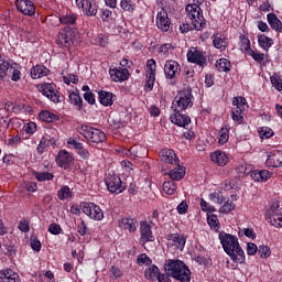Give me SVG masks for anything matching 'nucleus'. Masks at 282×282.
<instances>
[{
    "label": "nucleus",
    "mask_w": 282,
    "mask_h": 282,
    "mask_svg": "<svg viewBox=\"0 0 282 282\" xmlns=\"http://www.w3.org/2000/svg\"><path fill=\"white\" fill-rule=\"evenodd\" d=\"M258 43L260 47H262V50H265V52H268V50H270L272 45H274V40L270 39L265 34H262L259 35Z\"/></svg>",
    "instance_id": "37"
},
{
    "label": "nucleus",
    "mask_w": 282,
    "mask_h": 282,
    "mask_svg": "<svg viewBox=\"0 0 282 282\" xmlns=\"http://www.w3.org/2000/svg\"><path fill=\"white\" fill-rule=\"evenodd\" d=\"M98 96H99V102L104 107H111V105H113V98H116V96H113L112 93L100 90L98 93Z\"/></svg>",
    "instance_id": "32"
},
{
    "label": "nucleus",
    "mask_w": 282,
    "mask_h": 282,
    "mask_svg": "<svg viewBox=\"0 0 282 282\" xmlns=\"http://www.w3.org/2000/svg\"><path fill=\"white\" fill-rule=\"evenodd\" d=\"M149 241H155V236H153V231L151 230V225L147 223H142L140 243L141 246H144V243H149Z\"/></svg>",
    "instance_id": "22"
},
{
    "label": "nucleus",
    "mask_w": 282,
    "mask_h": 282,
    "mask_svg": "<svg viewBox=\"0 0 282 282\" xmlns=\"http://www.w3.org/2000/svg\"><path fill=\"white\" fill-rule=\"evenodd\" d=\"M165 274L176 281L191 282V269L181 260H167L164 264Z\"/></svg>",
    "instance_id": "2"
},
{
    "label": "nucleus",
    "mask_w": 282,
    "mask_h": 282,
    "mask_svg": "<svg viewBox=\"0 0 282 282\" xmlns=\"http://www.w3.org/2000/svg\"><path fill=\"white\" fill-rule=\"evenodd\" d=\"M259 248L257 247V245H254V242H248L247 243V254H249V257H254V254H257Z\"/></svg>",
    "instance_id": "59"
},
{
    "label": "nucleus",
    "mask_w": 282,
    "mask_h": 282,
    "mask_svg": "<svg viewBox=\"0 0 282 282\" xmlns=\"http://www.w3.org/2000/svg\"><path fill=\"white\" fill-rule=\"evenodd\" d=\"M216 138L219 147H224V144H227L228 141L230 140V126L225 123L218 130Z\"/></svg>",
    "instance_id": "28"
},
{
    "label": "nucleus",
    "mask_w": 282,
    "mask_h": 282,
    "mask_svg": "<svg viewBox=\"0 0 282 282\" xmlns=\"http://www.w3.org/2000/svg\"><path fill=\"white\" fill-rule=\"evenodd\" d=\"M213 45L220 52H226L228 47V37H225L221 33H214L212 36Z\"/></svg>",
    "instance_id": "27"
},
{
    "label": "nucleus",
    "mask_w": 282,
    "mask_h": 282,
    "mask_svg": "<svg viewBox=\"0 0 282 282\" xmlns=\"http://www.w3.org/2000/svg\"><path fill=\"white\" fill-rule=\"evenodd\" d=\"M176 210L178 215H186L188 213V204L186 203V200L181 202L176 207Z\"/></svg>",
    "instance_id": "58"
},
{
    "label": "nucleus",
    "mask_w": 282,
    "mask_h": 282,
    "mask_svg": "<svg viewBox=\"0 0 282 282\" xmlns=\"http://www.w3.org/2000/svg\"><path fill=\"white\" fill-rule=\"evenodd\" d=\"M267 19H268V23H269L270 28H272L275 32H279L280 34H282V22H281V20H279L276 14L269 13L267 15Z\"/></svg>",
    "instance_id": "33"
},
{
    "label": "nucleus",
    "mask_w": 282,
    "mask_h": 282,
    "mask_svg": "<svg viewBox=\"0 0 282 282\" xmlns=\"http://www.w3.org/2000/svg\"><path fill=\"white\" fill-rule=\"evenodd\" d=\"M105 184L109 193H117V195H119V193H122V191H124L122 180L116 173H107L105 177Z\"/></svg>",
    "instance_id": "8"
},
{
    "label": "nucleus",
    "mask_w": 282,
    "mask_h": 282,
    "mask_svg": "<svg viewBox=\"0 0 282 282\" xmlns=\"http://www.w3.org/2000/svg\"><path fill=\"white\" fill-rule=\"evenodd\" d=\"M75 3L87 17H96V14H98L96 0H75Z\"/></svg>",
    "instance_id": "15"
},
{
    "label": "nucleus",
    "mask_w": 282,
    "mask_h": 282,
    "mask_svg": "<svg viewBox=\"0 0 282 282\" xmlns=\"http://www.w3.org/2000/svg\"><path fill=\"white\" fill-rule=\"evenodd\" d=\"M210 160L217 166H226V164L230 162V158H228V154H226V152H221L220 150L213 152L210 154Z\"/></svg>",
    "instance_id": "26"
},
{
    "label": "nucleus",
    "mask_w": 282,
    "mask_h": 282,
    "mask_svg": "<svg viewBox=\"0 0 282 282\" xmlns=\"http://www.w3.org/2000/svg\"><path fill=\"white\" fill-rule=\"evenodd\" d=\"M55 161L57 166L67 171V169L74 166V154L67 152V150H59Z\"/></svg>",
    "instance_id": "16"
},
{
    "label": "nucleus",
    "mask_w": 282,
    "mask_h": 282,
    "mask_svg": "<svg viewBox=\"0 0 282 282\" xmlns=\"http://www.w3.org/2000/svg\"><path fill=\"white\" fill-rule=\"evenodd\" d=\"M24 131L28 133V135H34V133H36V124L33 121L28 122L24 126Z\"/></svg>",
    "instance_id": "57"
},
{
    "label": "nucleus",
    "mask_w": 282,
    "mask_h": 282,
    "mask_svg": "<svg viewBox=\"0 0 282 282\" xmlns=\"http://www.w3.org/2000/svg\"><path fill=\"white\" fill-rule=\"evenodd\" d=\"M182 73V67L180 66V63L167 59L164 64V75L167 80H175L177 76Z\"/></svg>",
    "instance_id": "13"
},
{
    "label": "nucleus",
    "mask_w": 282,
    "mask_h": 282,
    "mask_svg": "<svg viewBox=\"0 0 282 282\" xmlns=\"http://www.w3.org/2000/svg\"><path fill=\"white\" fill-rule=\"evenodd\" d=\"M70 196H72V189H69V186L67 185L61 187V189L57 192V197L61 200L69 199Z\"/></svg>",
    "instance_id": "45"
},
{
    "label": "nucleus",
    "mask_w": 282,
    "mask_h": 282,
    "mask_svg": "<svg viewBox=\"0 0 282 282\" xmlns=\"http://www.w3.org/2000/svg\"><path fill=\"white\" fill-rule=\"evenodd\" d=\"M15 6L19 12L25 17H34L36 12V7L32 0H15Z\"/></svg>",
    "instance_id": "17"
},
{
    "label": "nucleus",
    "mask_w": 282,
    "mask_h": 282,
    "mask_svg": "<svg viewBox=\"0 0 282 282\" xmlns=\"http://www.w3.org/2000/svg\"><path fill=\"white\" fill-rule=\"evenodd\" d=\"M41 120L44 122H56L58 120V116L54 115L50 110H44L40 113Z\"/></svg>",
    "instance_id": "42"
},
{
    "label": "nucleus",
    "mask_w": 282,
    "mask_h": 282,
    "mask_svg": "<svg viewBox=\"0 0 282 282\" xmlns=\"http://www.w3.org/2000/svg\"><path fill=\"white\" fill-rule=\"evenodd\" d=\"M82 145H83V143L76 141V139H74V138H69L67 140L68 149H76V151H78V149H82Z\"/></svg>",
    "instance_id": "60"
},
{
    "label": "nucleus",
    "mask_w": 282,
    "mask_h": 282,
    "mask_svg": "<svg viewBox=\"0 0 282 282\" xmlns=\"http://www.w3.org/2000/svg\"><path fill=\"white\" fill-rule=\"evenodd\" d=\"M248 56H252V58H253V61H256V63H261L262 61H265V54L254 52L253 50L249 51Z\"/></svg>",
    "instance_id": "55"
},
{
    "label": "nucleus",
    "mask_w": 282,
    "mask_h": 282,
    "mask_svg": "<svg viewBox=\"0 0 282 282\" xmlns=\"http://www.w3.org/2000/svg\"><path fill=\"white\" fill-rule=\"evenodd\" d=\"M9 74H11V80H13V83H18V80H21V70L19 68H14L11 66Z\"/></svg>",
    "instance_id": "56"
},
{
    "label": "nucleus",
    "mask_w": 282,
    "mask_h": 282,
    "mask_svg": "<svg viewBox=\"0 0 282 282\" xmlns=\"http://www.w3.org/2000/svg\"><path fill=\"white\" fill-rule=\"evenodd\" d=\"M160 275V268L158 265L152 264L144 271V276L148 281H158V276Z\"/></svg>",
    "instance_id": "35"
},
{
    "label": "nucleus",
    "mask_w": 282,
    "mask_h": 282,
    "mask_svg": "<svg viewBox=\"0 0 282 282\" xmlns=\"http://www.w3.org/2000/svg\"><path fill=\"white\" fill-rule=\"evenodd\" d=\"M39 90L43 96L50 98L52 102H61V93H58L54 83H44L39 86Z\"/></svg>",
    "instance_id": "10"
},
{
    "label": "nucleus",
    "mask_w": 282,
    "mask_h": 282,
    "mask_svg": "<svg viewBox=\"0 0 282 282\" xmlns=\"http://www.w3.org/2000/svg\"><path fill=\"white\" fill-rule=\"evenodd\" d=\"M167 175L173 182H180V180H184V175H186V167L176 164V167L170 170Z\"/></svg>",
    "instance_id": "31"
},
{
    "label": "nucleus",
    "mask_w": 282,
    "mask_h": 282,
    "mask_svg": "<svg viewBox=\"0 0 282 282\" xmlns=\"http://www.w3.org/2000/svg\"><path fill=\"white\" fill-rule=\"evenodd\" d=\"M279 203H273L267 210L265 219L275 228H282V213Z\"/></svg>",
    "instance_id": "7"
},
{
    "label": "nucleus",
    "mask_w": 282,
    "mask_h": 282,
    "mask_svg": "<svg viewBox=\"0 0 282 282\" xmlns=\"http://www.w3.org/2000/svg\"><path fill=\"white\" fill-rule=\"evenodd\" d=\"M170 120L173 124H176V127H183L184 129L191 124V117L182 113V110L173 109Z\"/></svg>",
    "instance_id": "18"
},
{
    "label": "nucleus",
    "mask_w": 282,
    "mask_h": 282,
    "mask_svg": "<svg viewBox=\"0 0 282 282\" xmlns=\"http://www.w3.org/2000/svg\"><path fill=\"white\" fill-rule=\"evenodd\" d=\"M167 241L169 246H172V248H175V250H184L186 246V237L180 234L170 235Z\"/></svg>",
    "instance_id": "21"
},
{
    "label": "nucleus",
    "mask_w": 282,
    "mask_h": 282,
    "mask_svg": "<svg viewBox=\"0 0 282 282\" xmlns=\"http://www.w3.org/2000/svg\"><path fill=\"white\" fill-rule=\"evenodd\" d=\"M258 254L259 257H261V259H268V257H270L272 252L270 251V248H268V246L262 245L258 248Z\"/></svg>",
    "instance_id": "54"
},
{
    "label": "nucleus",
    "mask_w": 282,
    "mask_h": 282,
    "mask_svg": "<svg viewBox=\"0 0 282 282\" xmlns=\"http://www.w3.org/2000/svg\"><path fill=\"white\" fill-rule=\"evenodd\" d=\"M156 28H159L161 32H169V30H171V19L169 18V12L164 9L156 14Z\"/></svg>",
    "instance_id": "19"
},
{
    "label": "nucleus",
    "mask_w": 282,
    "mask_h": 282,
    "mask_svg": "<svg viewBox=\"0 0 282 282\" xmlns=\"http://www.w3.org/2000/svg\"><path fill=\"white\" fill-rule=\"evenodd\" d=\"M265 164L271 169H279L282 165V152L279 150L271 152L268 155Z\"/></svg>",
    "instance_id": "23"
},
{
    "label": "nucleus",
    "mask_w": 282,
    "mask_h": 282,
    "mask_svg": "<svg viewBox=\"0 0 282 282\" xmlns=\"http://www.w3.org/2000/svg\"><path fill=\"white\" fill-rule=\"evenodd\" d=\"M208 226L216 231H219V218L215 214H207Z\"/></svg>",
    "instance_id": "40"
},
{
    "label": "nucleus",
    "mask_w": 282,
    "mask_h": 282,
    "mask_svg": "<svg viewBox=\"0 0 282 282\" xmlns=\"http://www.w3.org/2000/svg\"><path fill=\"white\" fill-rule=\"evenodd\" d=\"M187 19L192 21L194 30L202 31L206 28V20L204 19V11L197 3L187 4L185 8Z\"/></svg>",
    "instance_id": "3"
},
{
    "label": "nucleus",
    "mask_w": 282,
    "mask_h": 282,
    "mask_svg": "<svg viewBox=\"0 0 282 282\" xmlns=\"http://www.w3.org/2000/svg\"><path fill=\"white\" fill-rule=\"evenodd\" d=\"M77 232L82 236L85 237L87 235V224H85V220L80 219V221L77 225Z\"/></svg>",
    "instance_id": "61"
},
{
    "label": "nucleus",
    "mask_w": 282,
    "mask_h": 282,
    "mask_svg": "<svg viewBox=\"0 0 282 282\" xmlns=\"http://www.w3.org/2000/svg\"><path fill=\"white\" fill-rule=\"evenodd\" d=\"M119 228L123 230H129L130 232H135L138 230V220L135 218L126 217L119 221Z\"/></svg>",
    "instance_id": "29"
},
{
    "label": "nucleus",
    "mask_w": 282,
    "mask_h": 282,
    "mask_svg": "<svg viewBox=\"0 0 282 282\" xmlns=\"http://www.w3.org/2000/svg\"><path fill=\"white\" fill-rule=\"evenodd\" d=\"M83 214L87 215L90 219L95 221H102L105 219V212L100 208V206L94 203H85L83 206Z\"/></svg>",
    "instance_id": "11"
},
{
    "label": "nucleus",
    "mask_w": 282,
    "mask_h": 282,
    "mask_svg": "<svg viewBox=\"0 0 282 282\" xmlns=\"http://www.w3.org/2000/svg\"><path fill=\"white\" fill-rule=\"evenodd\" d=\"M120 7L126 12H133L135 10V3L131 0H121Z\"/></svg>",
    "instance_id": "48"
},
{
    "label": "nucleus",
    "mask_w": 282,
    "mask_h": 282,
    "mask_svg": "<svg viewBox=\"0 0 282 282\" xmlns=\"http://www.w3.org/2000/svg\"><path fill=\"white\" fill-rule=\"evenodd\" d=\"M109 75L113 83H124V80H129V69L127 68H110Z\"/></svg>",
    "instance_id": "20"
},
{
    "label": "nucleus",
    "mask_w": 282,
    "mask_h": 282,
    "mask_svg": "<svg viewBox=\"0 0 282 282\" xmlns=\"http://www.w3.org/2000/svg\"><path fill=\"white\" fill-rule=\"evenodd\" d=\"M159 158L161 162H166V164H178L177 155H175V151L171 149H163L159 153Z\"/></svg>",
    "instance_id": "24"
},
{
    "label": "nucleus",
    "mask_w": 282,
    "mask_h": 282,
    "mask_svg": "<svg viewBox=\"0 0 282 282\" xmlns=\"http://www.w3.org/2000/svg\"><path fill=\"white\" fill-rule=\"evenodd\" d=\"M138 265H151L153 263V260L147 253L139 254L137 259Z\"/></svg>",
    "instance_id": "50"
},
{
    "label": "nucleus",
    "mask_w": 282,
    "mask_h": 282,
    "mask_svg": "<svg viewBox=\"0 0 282 282\" xmlns=\"http://www.w3.org/2000/svg\"><path fill=\"white\" fill-rule=\"evenodd\" d=\"M232 210H235V205L232 204V202L227 200L220 208H219V213H221L223 215H228L229 213H232Z\"/></svg>",
    "instance_id": "52"
},
{
    "label": "nucleus",
    "mask_w": 282,
    "mask_h": 282,
    "mask_svg": "<svg viewBox=\"0 0 282 282\" xmlns=\"http://www.w3.org/2000/svg\"><path fill=\"white\" fill-rule=\"evenodd\" d=\"M63 229L61 228V225L58 224H51L48 227V232H51V235H61V231Z\"/></svg>",
    "instance_id": "63"
},
{
    "label": "nucleus",
    "mask_w": 282,
    "mask_h": 282,
    "mask_svg": "<svg viewBox=\"0 0 282 282\" xmlns=\"http://www.w3.org/2000/svg\"><path fill=\"white\" fill-rule=\"evenodd\" d=\"M250 177L254 182H268L272 177V173L268 170H254L250 173Z\"/></svg>",
    "instance_id": "30"
},
{
    "label": "nucleus",
    "mask_w": 282,
    "mask_h": 282,
    "mask_svg": "<svg viewBox=\"0 0 282 282\" xmlns=\"http://www.w3.org/2000/svg\"><path fill=\"white\" fill-rule=\"evenodd\" d=\"M33 175L37 182H52L54 174L50 172H33Z\"/></svg>",
    "instance_id": "38"
},
{
    "label": "nucleus",
    "mask_w": 282,
    "mask_h": 282,
    "mask_svg": "<svg viewBox=\"0 0 282 282\" xmlns=\"http://www.w3.org/2000/svg\"><path fill=\"white\" fill-rule=\"evenodd\" d=\"M84 99L89 105H96V95H94V93H91V91L85 93L84 94Z\"/></svg>",
    "instance_id": "62"
},
{
    "label": "nucleus",
    "mask_w": 282,
    "mask_h": 282,
    "mask_svg": "<svg viewBox=\"0 0 282 282\" xmlns=\"http://www.w3.org/2000/svg\"><path fill=\"white\" fill-rule=\"evenodd\" d=\"M231 118L235 124H243V111L248 108V101L243 97H235L232 99Z\"/></svg>",
    "instance_id": "6"
},
{
    "label": "nucleus",
    "mask_w": 282,
    "mask_h": 282,
    "mask_svg": "<svg viewBox=\"0 0 282 282\" xmlns=\"http://www.w3.org/2000/svg\"><path fill=\"white\" fill-rule=\"evenodd\" d=\"M77 131L83 138L88 140V142H94L95 144H100L107 140L105 132L91 126L82 124L77 127Z\"/></svg>",
    "instance_id": "4"
},
{
    "label": "nucleus",
    "mask_w": 282,
    "mask_h": 282,
    "mask_svg": "<svg viewBox=\"0 0 282 282\" xmlns=\"http://www.w3.org/2000/svg\"><path fill=\"white\" fill-rule=\"evenodd\" d=\"M0 282H21V276L12 269L0 270Z\"/></svg>",
    "instance_id": "25"
},
{
    "label": "nucleus",
    "mask_w": 282,
    "mask_h": 282,
    "mask_svg": "<svg viewBox=\"0 0 282 282\" xmlns=\"http://www.w3.org/2000/svg\"><path fill=\"white\" fill-rule=\"evenodd\" d=\"M11 68L12 66H10L8 62H3L2 64H0V78H7Z\"/></svg>",
    "instance_id": "53"
},
{
    "label": "nucleus",
    "mask_w": 282,
    "mask_h": 282,
    "mask_svg": "<svg viewBox=\"0 0 282 282\" xmlns=\"http://www.w3.org/2000/svg\"><path fill=\"white\" fill-rule=\"evenodd\" d=\"M209 199L214 204H224V202L226 200V197H224V194L221 193V191H216L209 194Z\"/></svg>",
    "instance_id": "43"
},
{
    "label": "nucleus",
    "mask_w": 282,
    "mask_h": 282,
    "mask_svg": "<svg viewBox=\"0 0 282 282\" xmlns=\"http://www.w3.org/2000/svg\"><path fill=\"white\" fill-rule=\"evenodd\" d=\"M240 48L242 52H246V54H249L252 52V48L250 47V39L246 36L240 37Z\"/></svg>",
    "instance_id": "47"
},
{
    "label": "nucleus",
    "mask_w": 282,
    "mask_h": 282,
    "mask_svg": "<svg viewBox=\"0 0 282 282\" xmlns=\"http://www.w3.org/2000/svg\"><path fill=\"white\" fill-rule=\"evenodd\" d=\"M200 208H202L203 213H208V215H210V213H215L217 210V208H215V206L210 205L204 198L200 199Z\"/></svg>",
    "instance_id": "51"
},
{
    "label": "nucleus",
    "mask_w": 282,
    "mask_h": 282,
    "mask_svg": "<svg viewBox=\"0 0 282 282\" xmlns=\"http://www.w3.org/2000/svg\"><path fill=\"white\" fill-rule=\"evenodd\" d=\"M216 67L220 72H230L232 65L230 64V61H228L227 58H220L216 62Z\"/></svg>",
    "instance_id": "41"
},
{
    "label": "nucleus",
    "mask_w": 282,
    "mask_h": 282,
    "mask_svg": "<svg viewBox=\"0 0 282 282\" xmlns=\"http://www.w3.org/2000/svg\"><path fill=\"white\" fill-rule=\"evenodd\" d=\"M219 240L225 252L230 257L234 263H246V253L239 245V238L225 231L219 234Z\"/></svg>",
    "instance_id": "1"
},
{
    "label": "nucleus",
    "mask_w": 282,
    "mask_h": 282,
    "mask_svg": "<svg viewBox=\"0 0 282 282\" xmlns=\"http://www.w3.org/2000/svg\"><path fill=\"white\" fill-rule=\"evenodd\" d=\"M258 133L262 140H268L269 138H272V135H274V131H272V129H270L269 127L259 128Z\"/></svg>",
    "instance_id": "44"
},
{
    "label": "nucleus",
    "mask_w": 282,
    "mask_h": 282,
    "mask_svg": "<svg viewBox=\"0 0 282 282\" xmlns=\"http://www.w3.org/2000/svg\"><path fill=\"white\" fill-rule=\"evenodd\" d=\"M156 67H158V64L155 63V59L153 58L148 59L147 66H145V85H144L145 91H153V87L155 86Z\"/></svg>",
    "instance_id": "9"
},
{
    "label": "nucleus",
    "mask_w": 282,
    "mask_h": 282,
    "mask_svg": "<svg viewBox=\"0 0 282 282\" xmlns=\"http://www.w3.org/2000/svg\"><path fill=\"white\" fill-rule=\"evenodd\" d=\"M59 22L63 25H74L76 23V17L74 14H66L59 18Z\"/></svg>",
    "instance_id": "49"
},
{
    "label": "nucleus",
    "mask_w": 282,
    "mask_h": 282,
    "mask_svg": "<svg viewBox=\"0 0 282 282\" xmlns=\"http://www.w3.org/2000/svg\"><path fill=\"white\" fill-rule=\"evenodd\" d=\"M76 37V31L70 28L62 29L57 35V43L62 47H72L74 45V39Z\"/></svg>",
    "instance_id": "12"
},
{
    "label": "nucleus",
    "mask_w": 282,
    "mask_h": 282,
    "mask_svg": "<svg viewBox=\"0 0 282 282\" xmlns=\"http://www.w3.org/2000/svg\"><path fill=\"white\" fill-rule=\"evenodd\" d=\"M271 85L276 89L278 91H282V78L281 76L274 74L273 76L270 77Z\"/></svg>",
    "instance_id": "46"
},
{
    "label": "nucleus",
    "mask_w": 282,
    "mask_h": 282,
    "mask_svg": "<svg viewBox=\"0 0 282 282\" xmlns=\"http://www.w3.org/2000/svg\"><path fill=\"white\" fill-rule=\"evenodd\" d=\"M187 61L188 63H195L199 67H204L206 66V52L197 47H191L187 52Z\"/></svg>",
    "instance_id": "14"
},
{
    "label": "nucleus",
    "mask_w": 282,
    "mask_h": 282,
    "mask_svg": "<svg viewBox=\"0 0 282 282\" xmlns=\"http://www.w3.org/2000/svg\"><path fill=\"white\" fill-rule=\"evenodd\" d=\"M193 93L191 89L181 90L172 102V109L175 111H186L193 107Z\"/></svg>",
    "instance_id": "5"
},
{
    "label": "nucleus",
    "mask_w": 282,
    "mask_h": 282,
    "mask_svg": "<svg viewBox=\"0 0 282 282\" xmlns=\"http://www.w3.org/2000/svg\"><path fill=\"white\" fill-rule=\"evenodd\" d=\"M31 248L35 252H41V240H37L36 238H31Z\"/></svg>",
    "instance_id": "64"
},
{
    "label": "nucleus",
    "mask_w": 282,
    "mask_h": 282,
    "mask_svg": "<svg viewBox=\"0 0 282 282\" xmlns=\"http://www.w3.org/2000/svg\"><path fill=\"white\" fill-rule=\"evenodd\" d=\"M70 105H74L78 111L83 109V98L80 97V94H78V90L72 91L68 95Z\"/></svg>",
    "instance_id": "36"
},
{
    "label": "nucleus",
    "mask_w": 282,
    "mask_h": 282,
    "mask_svg": "<svg viewBox=\"0 0 282 282\" xmlns=\"http://www.w3.org/2000/svg\"><path fill=\"white\" fill-rule=\"evenodd\" d=\"M163 191L166 195H175V193H177V184L173 181H165L163 183Z\"/></svg>",
    "instance_id": "39"
},
{
    "label": "nucleus",
    "mask_w": 282,
    "mask_h": 282,
    "mask_svg": "<svg viewBox=\"0 0 282 282\" xmlns=\"http://www.w3.org/2000/svg\"><path fill=\"white\" fill-rule=\"evenodd\" d=\"M47 74H50V69L45 66L36 65L31 69V77L33 80L43 78L44 76H47Z\"/></svg>",
    "instance_id": "34"
}]
</instances>
